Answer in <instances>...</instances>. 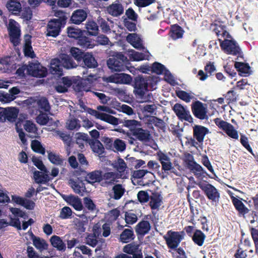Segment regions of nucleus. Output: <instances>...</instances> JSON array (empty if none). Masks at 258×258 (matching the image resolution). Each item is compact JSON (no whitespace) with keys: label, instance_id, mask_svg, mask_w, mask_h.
Listing matches in <instances>:
<instances>
[{"label":"nucleus","instance_id":"f257e3e1","mask_svg":"<svg viewBox=\"0 0 258 258\" xmlns=\"http://www.w3.org/2000/svg\"><path fill=\"white\" fill-rule=\"evenodd\" d=\"M99 111L108 112L113 114V111L106 106L99 105L97 107V110L88 108L87 112L90 115L94 116L97 119L105 121L112 125H117L118 123V119L110 114L104 112H101Z\"/></svg>","mask_w":258,"mask_h":258},{"label":"nucleus","instance_id":"f03ea898","mask_svg":"<svg viewBox=\"0 0 258 258\" xmlns=\"http://www.w3.org/2000/svg\"><path fill=\"white\" fill-rule=\"evenodd\" d=\"M148 83L146 78L139 77L135 79L134 93L141 102H148L151 99V95L147 92Z\"/></svg>","mask_w":258,"mask_h":258},{"label":"nucleus","instance_id":"7ed1b4c3","mask_svg":"<svg viewBox=\"0 0 258 258\" xmlns=\"http://www.w3.org/2000/svg\"><path fill=\"white\" fill-rule=\"evenodd\" d=\"M127 58L122 53L114 52L107 61V64L112 71H124L126 68L125 62Z\"/></svg>","mask_w":258,"mask_h":258},{"label":"nucleus","instance_id":"20e7f679","mask_svg":"<svg viewBox=\"0 0 258 258\" xmlns=\"http://www.w3.org/2000/svg\"><path fill=\"white\" fill-rule=\"evenodd\" d=\"M185 234L184 231H173L169 230L163 236L169 249H175L184 239Z\"/></svg>","mask_w":258,"mask_h":258},{"label":"nucleus","instance_id":"39448f33","mask_svg":"<svg viewBox=\"0 0 258 258\" xmlns=\"http://www.w3.org/2000/svg\"><path fill=\"white\" fill-rule=\"evenodd\" d=\"M218 40L221 49L227 54L241 56V49L236 41L227 39L222 40L221 38H219Z\"/></svg>","mask_w":258,"mask_h":258},{"label":"nucleus","instance_id":"423d86ee","mask_svg":"<svg viewBox=\"0 0 258 258\" xmlns=\"http://www.w3.org/2000/svg\"><path fill=\"white\" fill-rule=\"evenodd\" d=\"M184 162L186 167L197 177H200L206 173L203 167L195 161L193 155L190 153L184 154Z\"/></svg>","mask_w":258,"mask_h":258},{"label":"nucleus","instance_id":"0eeeda50","mask_svg":"<svg viewBox=\"0 0 258 258\" xmlns=\"http://www.w3.org/2000/svg\"><path fill=\"white\" fill-rule=\"evenodd\" d=\"M214 122L219 128L223 131L229 137L235 140L238 139V131L234 128L233 125L221 119L220 118H215Z\"/></svg>","mask_w":258,"mask_h":258},{"label":"nucleus","instance_id":"6e6552de","mask_svg":"<svg viewBox=\"0 0 258 258\" xmlns=\"http://www.w3.org/2000/svg\"><path fill=\"white\" fill-rule=\"evenodd\" d=\"M199 186L210 201L215 203L219 202L220 194L214 185L210 183H200Z\"/></svg>","mask_w":258,"mask_h":258},{"label":"nucleus","instance_id":"1a4fd4ad","mask_svg":"<svg viewBox=\"0 0 258 258\" xmlns=\"http://www.w3.org/2000/svg\"><path fill=\"white\" fill-rule=\"evenodd\" d=\"M191 109L194 115L196 118L201 120L208 118L207 104L197 100L192 102L191 105Z\"/></svg>","mask_w":258,"mask_h":258},{"label":"nucleus","instance_id":"9d476101","mask_svg":"<svg viewBox=\"0 0 258 258\" xmlns=\"http://www.w3.org/2000/svg\"><path fill=\"white\" fill-rule=\"evenodd\" d=\"M27 73L35 77H44L47 74V70L37 61L29 62L26 66Z\"/></svg>","mask_w":258,"mask_h":258},{"label":"nucleus","instance_id":"9b49d317","mask_svg":"<svg viewBox=\"0 0 258 258\" xmlns=\"http://www.w3.org/2000/svg\"><path fill=\"white\" fill-rule=\"evenodd\" d=\"M10 40L14 45L17 46L20 43V30L18 24L14 20L10 19L8 27Z\"/></svg>","mask_w":258,"mask_h":258},{"label":"nucleus","instance_id":"f8f14e48","mask_svg":"<svg viewBox=\"0 0 258 258\" xmlns=\"http://www.w3.org/2000/svg\"><path fill=\"white\" fill-rule=\"evenodd\" d=\"M173 110L180 120H185L189 123L193 122V118L189 111L180 104L176 103L173 107Z\"/></svg>","mask_w":258,"mask_h":258},{"label":"nucleus","instance_id":"ddd939ff","mask_svg":"<svg viewBox=\"0 0 258 258\" xmlns=\"http://www.w3.org/2000/svg\"><path fill=\"white\" fill-rule=\"evenodd\" d=\"M61 21L60 19H54L49 21L47 26L46 35L56 37L60 31Z\"/></svg>","mask_w":258,"mask_h":258},{"label":"nucleus","instance_id":"4468645a","mask_svg":"<svg viewBox=\"0 0 258 258\" xmlns=\"http://www.w3.org/2000/svg\"><path fill=\"white\" fill-rule=\"evenodd\" d=\"M209 133V129L202 125H195L193 127V136L199 144L203 145L205 136Z\"/></svg>","mask_w":258,"mask_h":258},{"label":"nucleus","instance_id":"2eb2a0df","mask_svg":"<svg viewBox=\"0 0 258 258\" xmlns=\"http://www.w3.org/2000/svg\"><path fill=\"white\" fill-rule=\"evenodd\" d=\"M161 202V192L158 191H154L150 198V206L155 218H156V212L160 210Z\"/></svg>","mask_w":258,"mask_h":258},{"label":"nucleus","instance_id":"dca6fc26","mask_svg":"<svg viewBox=\"0 0 258 258\" xmlns=\"http://www.w3.org/2000/svg\"><path fill=\"white\" fill-rule=\"evenodd\" d=\"M232 203L237 211L239 216L244 217L249 212V210L245 206L241 200L234 196L231 197Z\"/></svg>","mask_w":258,"mask_h":258},{"label":"nucleus","instance_id":"f3484780","mask_svg":"<svg viewBox=\"0 0 258 258\" xmlns=\"http://www.w3.org/2000/svg\"><path fill=\"white\" fill-rule=\"evenodd\" d=\"M113 167L117 171L120 178H124L126 173L127 168L126 164L121 158H118L114 161L112 164Z\"/></svg>","mask_w":258,"mask_h":258},{"label":"nucleus","instance_id":"a211bd4d","mask_svg":"<svg viewBox=\"0 0 258 258\" xmlns=\"http://www.w3.org/2000/svg\"><path fill=\"white\" fill-rule=\"evenodd\" d=\"M88 12L83 9H78L74 12L71 20L73 23L80 24L87 18Z\"/></svg>","mask_w":258,"mask_h":258},{"label":"nucleus","instance_id":"6ab92c4d","mask_svg":"<svg viewBox=\"0 0 258 258\" xmlns=\"http://www.w3.org/2000/svg\"><path fill=\"white\" fill-rule=\"evenodd\" d=\"M126 40L136 49L144 48L142 39L136 33L129 34L126 37Z\"/></svg>","mask_w":258,"mask_h":258},{"label":"nucleus","instance_id":"aec40b11","mask_svg":"<svg viewBox=\"0 0 258 258\" xmlns=\"http://www.w3.org/2000/svg\"><path fill=\"white\" fill-rule=\"evenodd\" d=\"M107 11L110 15L117 17L123 13V7L118 1H116L107 7Z\"/></svg>","mask_w":258,"mask_h":258},{"label":"nucleus","instance_id":"412c9836","mask_svg":"<svg viewBox=\"0 0 258 258\" xmlns=\"http://www.w3.org/2000/svg\"><path fill=\"white\" fill-rule=\"evenodd\" d=\"M184 31L178 24L171 25L169 34L173 40H177L183 37Z\"/></svg>","mask_w":258,"mask_h":258},{"label":"nucleus","instance_id":"4be33fe9","mask_svg":"<svg viewBox=\"0 0 258 258\" xmlns=\"http://www.w3.org/2000/svg\"><path fill=\"white\" fill-rule=\"evenodd\" d=\"M211 26H214L213 31L216 33L218 37L222 38L226 37L227 38H231V35L226 30V26L225 25H218L216 23H212L211 24Z\"/></svg>","mask_w":258,"mask_h":258},{"label":"nucleus","instance_id":"5701e85b","mask_svg":"<svg viewBox=\"0 0 258 258\" xmlns=\"http://www.w3.org/2000/svg\"><path fill=\"white\" fill-rule=\"evenodd\" d=\"M129 58L134 61H141L144 59H148L150 57V53L148 51L145 53L136 51L134 49L128 50Z\"/></svg>","mask_w":258,"mask_h":258},{"label":"nucleus","instance_id":"b1692460","mask_svg":"<svg viewBox=\"0 0 258 258\" xmlns=\"http://www.w3.org/2000/svg\"><path fill=\"white\" fill-rule=\"evenodd\" d=\"M234 67L241 76L247 77L250 74V67L247 63L236 61Z\"/></svg>","mask_w":258,"mask_h":258},{"label":"nucleus","instance_id":"393cba45","mask_svg":"<svg viewBox=\"0 0 258 258\" xmlns=\"http://www.w3.org/2000/svg\"><path fill=\"white\" fill-rule=\"evenodd\" d=\"M50 71L54 75H57L58 76L62 75V68L59 59L54 58L51 60L50 63Z\"/></svg>","mask_w":258,"mask_h":258},{"label":"nucleus","instance_id":"a878e982","mask_svg":"<svg viewBox=\"0 0 258 258\" xmlns=\"http://www.w3.org/2000/svg\"><path fill=\"white\" fill-rule=\"evenodd\" d=\"M58 59L60 60L62 68L64 67L67 69H70L76 68L77 66L72 58L67 54H61L59 55Z\"/></svg>","mask_w":258,"mask_h":258},{"label":"nucleus","instance_id":"bb28decb","mask_svg":"<svg viewBox=\"0 0 258 258\" xmlns=\"http://www.w3.org/2000/svg\"><path fill=\"white\" fill-rule=\"evenodd\" d=\"M133 135L136 137L139 141L146 142L150 140L151 135L147 130L139 127L133 134Z\"/></svg>","mask_w":258,"mask_h":258},{"label":"nucleus","instance_id":"cd10ccee","mask_svg":"<svg viewBox=\"0 0 258 258\" xmlns=\"http://www.w3.org/2000/svg\"><path fill=\"white\" fill-rule=\"evenodd\" d=\"M48 171H35L33 172V176L35 181L37 183H45L50 180L49 176L48 174Z\"/></svg>","mask_w":258,"mask_h":258},{"label":"nucleus","instance_id":"c85d7f7f","mask_svg":"<svg viewBox=\"0 0 258 258\" xmlns=\"http://www.w3.org/2000/svg\"><path fill=\"white\" fill-rule=\"evenodd\" d=\"M32 240L34 246L40 251L46 250L48 248V244L45 240L39 237L32 235Z\"/></svg>","mask_w":258,"mask_h":258},{"label":"nucleus","instance_id":"c756f323","mask_svg":"<svg viewBox=\"0 0 258 258\" xmlns=\"http://www.w3.org/2000/svg\"><path fill=\"white\" fill-rule=\"evenodd\" d=\"M110 197L116 200H119L124 194L125 188L121 184L114 185L112 188Z\"/></svg>","mask_w":258,"mask_h":258},{"label":"nucleus","instance_id":"7c9ffc66","mask_svg":"<svg viewBox=\"0 0 258 258\" xmlns=\"http://www.w3.org/2000/svg\"><path fill=\"white\" fill-rule=\"evenodd\" d=\"M113 107L119 112H122L127 115L135 114L133 109L126 104H121L120 103L115 102L113 104Z\"/></svg>","mask_w":258,"mask_h":258},{"label":"nucleus","instance_id":"2f4dec72","mask_svg":"<svg viewBox=\"0 0 258 258\" xmlns=\"http://www.w3.org/2000/svg\"><path fill=\"white\" fill-rule=\"evenodd\" d=\"M50 242L51 244L58 250L64 251L66 250V244L59 236L53 235L50 239Z\"/></svg>","mask_w":258,"mask_h":258},{"label":"nucleus","instance_id":"473e14b6","mask_svg":"<svg viewBox=\"0 0 258 258\" xmlns=\"http://www.w3.org/2000/svg\"><path fill=\"white\" fill-rule=\"evenodd\" d=\"M65 200L76 210H81L82 209L83 205L81 200L78 197L72 195L69 196L66 198Z\"/></svg>","mask_w":258,"mask_h":258},{"label":"nucleus","instance_id":"72a5a7b5","mask_svg":"<svg viewBox=\"0 0 258 258\" xmlns=\"http://www.w3.org/2000/svg\"><path fill=\"white\" fill-rule=\"evenodd\" d=\"M102 178V172L95 170L88 173L86 176V180L90 183L99 182Z\"/></svg>","mask_w":258,"mask_h":258},{"label":"nucleus","instance_id":"f704fd0d","mask_svg":"<svg viewBox=\"0 0 258 258\" xmlns=\"http://www.w3.org/2000/svg\"><path fill=\"white\" fill-rule=\"evenodd\" d=\"M162 75H164V80L171 86H174L177 84L174 77L163 64H162Z\"/></svg>","mask_w":258,"mask_h":258},{"label":"nucleus","instance_id":"c9c22d12","mask_svg":"<svg viewBox=\"0 0 258 258\" xmlns=\"http://www.w3.org/2000/svg\"><path fill=\"white\" fill-rule=\"evenodd\" d=\"M151 226L148 221H142L136 226V231L140 235H144L149 231Z\"/></svg>","mask_w":258,"mask_h":258},{"label":"nucleus","instance_id":"e433bc0d","mask_svg":"<svg viewBox=\"0 0 258 258\" xmlns=\"http://www.w3.org/2000/svg\"><path fill=\"white\" fill-rule=\"evenodd\" d=\"M66 126L69 130H79L81 124L80 121L73 116H71L67 121Z\"/></svg>","mask_w":258,"mask_h":258},{"label":"nucleus","instance_id":"4c0bfd02","mask_svg":"<svg viewBox=\"0 0 258 258\" xmlns=\"http://www.w3.org/2000/svg\"><path fill=\"white\" fill-rule=\"evenodd\" d=\"M191 237L195 244L201 246L204 244L206 235L201 230L197 229L196 230Z\"/></svg>","mask_w":258,"mask_h":258},{"label":"nucleus","instance_id":"58836bf2","mask_svg":"<svg viewBox=\"0 0 258 258\" xmlns=\"http://www.w3.org/2000/svg\"><path fill=\"white\" fill-rule=\"evenodd\" d=\"M82 59L84 65L88 68H94L97 66V62L95 58L89 53L84 54Z\"/></svg>","mask_w":258,"mask_h":258},{"label":"nucleus","instance_id":"ea45409f","mask_svg":"<svg viewBox=\"0 0 258 258\" xmlns=\"http://www.w3.org/2000/svg\"><path fill=\"white\" fill-rule=\"evenodd\" d=\"M30 38L31 37L29 35L25 36V43L24 47V52L25 56L33 58L35 56V54L31 45V42Z\"/></svg>","mask_w":258,"mask_h":258},{"label":"nucleus","instance_id":"a19ab883","mask_svg":"<svg viewBox=\"0 0 258 258\" xmlns=\"http://www.w3.org/2000/svg\"><path fill=\"white\" fill-rule=\"evenodd\" d=\"M6 109V119L10 121H14L17 118L19 110L15 107L5 108Z\"/></svg>","mask_w":258,"mask_h":258},{"label":"nucleus","instance_id":"79ce46f5","mask_svg":"<svg viewBox=\"0 0 258 258\" xmlns=\"http://www.w3.org/2000/svg\"><path fill=\"white\" fill-rule=\"evenodd\" d=\"M123 124L127 127L133 134L141 126V122L135 119L125 120Z\"/></svg>","mask_w":258,"mask_h":258},{"label":"nucleus","instance_id":"37998d69","mask_svg":"<svg viewBox=\"0 0 258 258\" xmlns=\"http://www.w3.org/2000/svg\"><path fill=\"white\" fill-rule=\"evenodd\" d=\"M85 28L90 35L96 36L98 32V26L93 21H88L85 24Z\"/></svg>","mask_w":258,"mask_h":258},{"label":"nucleus","instance_id":"c03bdc74","mask_svg":"<svg viewBox=\"0 0 258 258\" xmlns=\"http://www.w3.org/2000/svg\"><path fill=\"white\" fill-rule=\"evenodd\" d=\"M123 251L128 254H135L141 251L140 246L134 243L128 244L124 246Z\"/></svg>","mask_w":258,"mask_h":258},{"label":"nucleus","instance_id":"a18cd8bd","mask_svg":"<svg viewBox=\"0 0 258 258\" xmlns=\"http://www.w3.org/2000/svg\"><path fill=\"white\" fill-rule=\"evenodd\" d=\"M7 8L9 11L13 13L20 12L21 9V5L16 0H10L7 4Z\"/></svg>","mask_w":258,"mask_h":258},{"label":"nucleus","instance_id":"49530a36","mask_svg":"<svg viewBox=\"0 0 258 258\" xmlns=\"http://www.w3.org/2000/svg\"><path fill=\"white\" fill-rule=\"evenodd\" d=\"M36 104L40 112L43 111H48L50 108L48 100L44 97H42L37 100Z\"/></svg>","mask_w":258,"mask_h":258},{"label":"nucleus","instance_id":"de8ad7c7","mask_svg":"<svg viewBox=\"0 0 258 258\" xmlns=\"http://www.w3.org/2000/svg\"><path fill=\"white\" fill-rule=\"evenodd\" d=\"M126 145L125 142L119 139L114 140L112 150L116 152H122L125 150Z\"/></svg>","mask_w":258,"mask_h":258},{"label":"nucleus","instance_id":"09e8293b","mask_svg":"<svg viewBox=\"0 0 258 258\" xmlns=\"http://www.w3.org/2000/svg\"><path fill=\"white\" fill-rule=\"evenodd\" d=\"M120 240L123 242H128L134 238V233L132 229H125L120 236Z\"/></svg>","mask_w":258,"mask_h":258},{"label":"nucleus","instance_id":"8fccbe9b","mask_svg":"<svg viewBox=\"0 0 258 258\" xmlns=\"http://www.w3.org/2000/svg\"><path fill=\"white\" fill-rule=\"evenodd\" d=\"M68 35L69 37L77 39L82 35V31L78 28L70 27L67 29Z\"/></svg>","mask_w":258,"mask_h":258},{"label":"nucleus","instance_id":"3c124183","mask_svg":"<svg viewBox=\"0 0 258 258\" xmlns=\"http://www.w3.org/2000/svg\"><path fill=\"white\" fill-rule=\"evenodd\" d=\"M70 52L78 62L80 61L82 59L84 55L83 52L79 48L73 47L70 49Z\"/></svg>","mask_w":258,"mask_h":258},{"label":"nucleus","instance_id":"603ef678","mask_svg":"<svg viewBox=\"0 0 258 258\" xmlns=\"http://www.w3.org/2000/svg\"><path fill=\"white\" fill-rule=\"evenodd\" d=\"M49 160L53 164L62 165L63 160L60 157L53 153H49L48 155Z\"/></svg>","mask_w":258,"mask_h":258},{"label":"nucleus","instance_id":"864d4df0","mask_svg":"<svg viewBox=\"0 0 258 258\" xmlns=\"http://www.w3.org/2000/svg\"><path fill=\"white\" fill-rule=\"evenodd\" d=\"M70 184L76 194L82 195L85 188L82 183L80 184V183L71 179L70 180Z\"/></svg>","mask_w":258,"mask_h":258},{"label":"nucleus","instance_id":"5fc2aeb1","mask_svg":"<svg viewBox=\"0 0 258 258\" xmlns=\"http://www.w3.org/2000/svg\"><path fill=\"white\" fill-rule=\"evenodd\" d=\"M78 44L84 48H93L94 45L91 43L88 38L82 36L79 38Z\"/></svg>","mask_w":258,"mask_h":258},{"label":"nucleus","instance_id":"6e6d98bb","mask_svg":"<svg viewBox=\"0 0 258 258\" xmlns=\"http://www.w3.org/2000/svg\"><path fill=\"white\" fill-rule=\"evenodd\" d=\"M97 22L104 33H107L110 31V28L107 22L103 18L99 16L97 19Z\"/></svg>","mask_w":258,"mask_h":258},{"label":"nucleus","instance_id":"4d7b16f0","mask_svg":"<svg viewBox=\"0 0 258 258\" xmlns=\"http://www.w3.org/2000/svg\"><path fill=\"white\" fill-rule=\"evenodd\" d=\"M240 142L241 144V145L253 156H254V154H253L252 149L250 146L248 142V138L243 135L240 134Z\"/></svg>","mask_w":258,"mask_h":258},{"label":"nucleus","instance_id":"13d9d810","mask_svg":"<svg viewBox=\"0 0 258 258\" xmlns=\"http://www.w3.org/2000/svg\"><path fill=\"white\" fill-rule=\"evenodd\" d=\"M91 148L94 153L100 155L104 153V147L102 144L98 141L94 142L91 145Z\"/></svg>","mask_w":258,"mask_h":258},{"label":"nucleus","instance_id":"bf43d9fd","mask_svg":"<svg viewBox=\"0 0 258 258\" xmlns=\"http://www.w3.org/2000/svg\"><path fill=\"white\" fill-rule=\"evenodd\" d=\"M31 148L32 149L36 152L42 154L45 153V150L42 147L41 143L37 140H33L31 142Z\"/></svg>","mask_w":258,"mask_h":258},{"label":"nucleus","instance_id":"052dcab7","mask_svg":"<svg viewBox=\"0 0 258 258\" xmlns=\"http://www.w3.org/2000/svg\"><path fill=\"white\" fill-rule=\"evenodd\" d=\"M77 221L78 223L76 225L79 227V231L82 232H84L85 228L84 226L86 225L88 222L87 217L84 215H82L80 216V218L79 219H77Z\"/></svg>","mask_w":258,"mask_h":258},{"label":"nucleus","instance_id":"680f3d73","mask_svg":"<svg viewBox=\"0 0 258 258\" xmlns=\"http://www.w3.org/2000/svg\"><path fill=\"white\" fill-rule=\"evenodd\" d=\"M176 96L180 99L186 102H190L191 97L189 94L183 90H176L175 91Z\"/></svg>","mask_w":258,"mask_h":258},{"label":"nucleus","instance_id":"e2e57ef3","mask_svg":"<svg viewBox=\"0 0 258 258\" xmlns=\"http://www.w3.org/2000/svg\"><path fill=\"white\" fill-rule=\"evenodd\" d=\"M55 135L60 138L67 145L69 146L70 145L71 142V137L69 135L61 132L59 131H56L55 132Z\"/></svg>","mask_w":258,"mask_h":258},{"label":"nucleus","instance_id":"0e129e2a","mask_svg":"<svg viewBox=\"0 0 258 258\" xmlns=\"http://www.w3.org/2000/svg\"><path fill=\"white\" fill-rule=\"evenodd\" d=\"M104 179L106 180V183L108 184H112L115 181L116 174L113 172H109L104 174Z\"/></svg>","mask_w":258,"mask_h":258},{"label":"nucleus","instance_id":"69168bd1","mask_svg":"<svg viewBox=\"0 0 258 258\" xmlns=\"http://www.w3.org/2000/svg\"><path fill=\"white\" fill-rule=\"evenodd\" d=\"M23 125L25 130L28 132L34 133L37 131L35 124L30 120H26Z\"/></svg>","mask_w":258,"mask_h":258},{"label":"nucleus","instance_id":"338daca9","mask_svg":"<svg viewBox=\"0 0 258 258\" xmlns=\"http://www.w3.org/2000/svg\"><path fill=\"white\" fill-rule=\"evenodd\" d=\"M119 84H130L132 81V77L128 74L124 73L119 74Z\"/></svg>","mask_w":258,"mask_h":258},{"label":"nucleus","instance_id":"774afa93","mask_svg":"<svg viewBox=\"0 0 258 258\" xmlns=\"http://www.w3.org/2000/svg\"><path fill=\"white\" fill-rule=\"evenodd\" d=\"M250 233L255 244L256 250H258V228L251 227L250 229Z\"/></svg>","mask_w":258,"mask_h":258}]
</instances>
